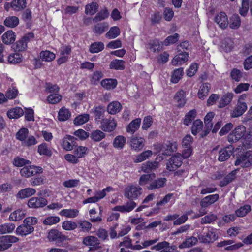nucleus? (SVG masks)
<instances>
[{"label": "nucleus", "mask_w": 252, "mask_h": 252, "mask_svg": "<svg viewBox=\"0 0 252 252\" xmlns=\"http://www.w3.org/2000/svg\"><path fill=\"white\" fill-rule=\"evenodd\" d=\"M252 165V155L251 151L243 152L237 157L235 166L240 165L243 168L250 167Z\"/></svg>", "instance_id": "f257e3e1"}, {"label": "nucleus", "mask_w": 252, "mask_h": 252, "mask_svg": "<svg viewBox=\"0 0 252 252\" xmlns=\"http://www.w3.org/2000/svg\"><path fill=\"white\" fill-rule=\"evenodd\" d=\"M142 189L138 186L129 185L125 189L124 195L128 199H137L142 193Z\"/></svg>", "instance_id": "f03ea898"}, {"label": "nucleus", "mask_w": 252, "mask_h": 252, "mask_svg": "<svg viewBox=\"0 0 252 252\" xmlns=\"http://www.w3.org/2000/svg\"><path fill=\"white\" fill-rule=\"evenodd\" d=\"M246 132V127L242 125L239 126L228 135L227 140L230 143L236 142L242 138H245Z\"/></svg>", "instance_id": "7ed1b4c3"}, {"label": "nucleus", "mask_w": 252, "mask_h": 252, "mask_svg": "<svg viewBox=\"0 0 252 252\" xmlns=\"http://www.w3.org/2000/svg\"><path fill=\"white\" fill-rule=\"evenodd\" d=\"M43 172V169L40 166L27 165L20 170V175L25 178H29L37 174Z\"/></svg>", "instance_id": "20e7f679"}, {"label": "nucleus", "mask_w": 252, "mask_h": 252, "mask_svg": "<svg viewBox=\"0 0 252 252\" xmlns=\"http://www.w3.org/2000/svg\"><path fill=\"white\" fill-rule=\"evenodd\" d=\"M218 238V236L216 234L212 229L210 230L207 228L203 229V231L202 233L198 235V239L201 243H213Z\"/></svg>", "instance_id": "39448f33"}, {"label": "nucleus", "mask_w": 252, "mask_h": 252, "mask_svg": "<svg viewBox=\"0 0 252 252\" xmlns=\"http://www.w3.org/2000/svg\"><path fill=\"white\" fill-rule=\"evenodd\" d=\"M19 240V238L13 235H4L0 237V251L8 249L13 243Z\"/></svg>", "instance_id": "423d86ee"}, {"label": "nucleus", "mask_w": 252, "mask_h": 252, "mask_svg": "<svg viewBox=\"0 0 252 252\" xmlns=\"http://www.w3.org/2000/svg\"><path fill=\"white\" fill-rule=\"evenodd\" d=\"M182 164V156L181 154L172 156L166 164V169L170 171H175Z\"/></svg>", "instance_id": "0eeeda50"}, {"label": "nucleus", "mask_w": 252, "mask_h": 252, "mask_svg": "<svg viewBox=\"0 0 252 252\" xmlns=\"http://www.w3.org/2000/svg\"><path fill=\"white\" fill-rule=\"evenodd\" d=\"M99 128L103 131L111 132L113 131L117 125L116 121L112 118L102 120L100 123Z\"/></svg>", "instance_id": "6e6552de"}, {"label": "nucleus", "mask_w": 252, "mask_h": 252, "mask_svg": "<svg viewBox=\"0 0 252 252\" xmlns=\"http://www.w3.org/2000/svg\"><path fill=\"white\" fill-rule=\"evenodd\" d=\"M82 243L87 246H90L92 250H98L101 248L100 240L94 236H87L83 238Z\"/></svg>", "instance_id": "1a4fd4ad"}, {"label": "nucleus", "mask_w": 252, "mask_h": 252, "mask_svg": "<svg viewBox=\"0 0 252 252\" xmlns=\"http://www.w3.org/2000/svg\"><path fill=\"white\" fill-rule=\"evenodd\" d=\"M47 238L51 242L56 241L58 243H62L69 239L67 236L63 234L62 232L56 229H52L48 232Z\"/></svg>", "instance_id": "9d476101"}, {"label": "nucleus", "mask_w": 252, "mask_h": 252, "mask_svg": "<svg viewBox=\"0 0 252 252\" xmlns=\"http://www.w3.org/2000/svg\"><path fill=\"white\" fill-rule=\"evenodd\" d=\"M159 148L160 149L159 152L163 156L170 155L172 152H175L177 149L176 143L170 141H167L164 144L160 145Z\"/></svg>", "instance_id": "9b49d317"}, {"label": "nucleus", "mask_w": 252, "mask_h": 252, "mask_svg": "<svg viewBox=\"0 0 252 252\" xmlns=\"http://www.w3.org/2000/svg\"><path fill=\"white\" fill-rule=\"evenodd\" d=\"M234 147L232 145L226 146L219 151L218 160L219 161H225L229 159L234 153Z\"/></svg>", "instance_id": "f8f14e48"}, {"label": "nucleus", "mask_w": 252, "mask_h": 252, "mask_svg": "<svg viewBox=\"0 0 252 252\" xmlns=\"http://www.w3.org/2000/svg\"><path fill=\"white\" fill-rule=\"evenodd\" d=\"M105 112V107L102 106L94 107L91 110V113L93 114L95 122L97 124H99L103 119H104L103 118Z\"/></svg>", "instance_id": "ddd939ff"}, {"label": "nucleus", "mask_w": 252, "mask_h": 252, "mask_svg": "<svg viewBox=\"0 0 252 252\" xmlns=\"http://www.w3.org/2000/svg\"><path fill=\"white\" fill-rule=\"evenodd\" d=\"M189 58V54L185 52L184 50L182 51L181 49L178 50V55L175 56L172 61V64L173 65L178 64H182L188 60Z\"/></svg>", "instance_id": "4468645a"}, {"label": "nucleus", "mask_w": 252, "mask_h": 252, "mask_svg": "<svg viewBox=\"0 0 252 252\" xmlns=\"http://www.w3.org/2000/svg\"><path fill=\"white\" fill-rule=\"evenodd\" d=\"M214 21L222 29L227 27L229 24L228 17L224 12L218 13L214 18Z\"/></svg>", "instance_id": "2eb2a0df"}, {"label": "nucleus", "mask_w": 252, "mask_h": 252, "mask_svg": "<svg viewBox=\"0 0 252 252\" xmlns=\"http://www.w3.org/2000/svg\"><path fill=\"white\" fill-rule=\"evenodd\" d=\"M28 206L30 208H37L43 207L47 204V200L43 197H32L29 200Z\"/></svg>", "instance_id": "dca6fc26"}, {"label": "nucleus", "mask_w": 252, "mask_h": 252, "mask_svg": "<svg viewBox=\"0 0 252 252\" xmlns=\"http://www.w3.org/2000/svg\"><path fill=\"white\" fill-rule=\"evenodd\" d=\"M247 109V106L246 103L238 100L237 106L231 113V116L233 118H236L241 116L244 114Z\"/></svg>", "instance_id": "f3484780"}, {"label": "nucleus", "mask_w": 252, "mask_h": 252, "mask_svg": "<svg viewBox=\"0 0 252 252\" xmlns=\"http://www.w3.org/2000/svg\"><path fill=\"white\" fill-rule=\"evenodd\" d=\"M130 143L132 149L140 151L145 145V139L142 137L133 136L131 138Z\"/></svg>", "instance_id": "a211bd4d"}, {"label": "nucleus", "mask_w": 252, "mask_h": 252, "mask_svg": "<svg viewBox=\"0 0 252 252\" xmlns=\"http://www.w3.org/2000/svg\"><path fill=\"white\" fill-rule=\"evenodd\" d=\"M136 206V203L133 200H131L127 202L125 205L122 206H116L113 210L120 211L121 212H129L131 211Z\"/></svg>", "instance_id": "6ab92c4d"}, {"label": "nucleus", "mask_w": 252, "mask_h": 252, "mask_svg": "<svg viewBox=\"0 0 252 252\" xmlns=\"http://www.w3.org/2000/svg\"><path fill=\"white\" fill-rule=\"evenodd\" d=\"M219 198L218 194L210 195L203 198L200 201V206L202 208H207L216 202Z\"/></svg>", "instance_id": "aec40b11"}, {"label": "nucleus", "mask_w": 252, "mask_h": 252, "mask_svg": "<svg viewBox=\"0 0 252 252\" xmlns=\"http://www.w3.org/2000/svg\"><path fill=\"white\" fill-rule=\"evenodd\" d=\"M167 182L165 178H159L151 182L147 186V189L149 190H155L163 187Z\"/></svg>", "instance_id": "412c9836"}, {"label": "nucleus", "mask_w": 252, "mask_h": 252, "mask_svg": "<svg viewBox=\"0 0 252 252\" xmlns=\"http://www.w3.org/2000/svg\"><path fill=\"white\" fill-rule=\"evenodd\" d=\"M34 230V228L33 226H28L23 223L16 228V233L17 235L26 236L33 232Z\"/></svg>", "instance_id": "4be33fe9"}, {"label": "nucleus", "mask_w": 252, "mask_h": 252, "mask_svg": "<svg viewBox=\"0 0 252 252\" xmlns=\"http://www.w3.org/2000/svg\"><path fill=\"white\" fill-rule=\"evenodd\" d=\"M16 39L15 32L12 30H8L2 36L3 42L7 45L13 43Z\"/></svg>", "instance_id": "5701e85b"}, {"label": "nucleus", "mask_w": 252, "mask_h": 252, "mask_svg": "<svg viewBox=\"0 0 252 252\" xmlns=\"http://www.w3.org/2000/svg\"><path fill=\"white\" fill-rule=\"evenodd\" d=\"M109 25L106 22L99 23L94 26L93 31L97 35H100L108 29Z\"/></svg>", "instance_id": "b1692460"}, {"label": "nucleus", "mask_w": 252, "mask_h": 252, "mask_svg": "<svg viewBox=\"0 0 252 252\" xmlns=\"http://www.w3.org/2000/svg\"><path fill=\"white\" fill-rule=\"evenodd\" d=\"M36 192L35 189L33 188H27L20 190L17 194L16 197L20 199L29 197Z\"/></svg>", "instance_id": "393cba45"}, {"label": "nucleus", "mask_w": 252, "mask_h": 252, "mask_svg": "<svg viewBox=\"0 0 252 252\" xmlns=\"http://www.w3.org/2000/svg\"><path fill=\"white\" fill-rule=\"evenodd\" d=\"M211 88V85L209 83H202L200 87L197 95L199 98L204 99L208 95L209 90Z\"/></svg>", "instance_id": "a878e982"}, {"label": "nucleus", "mask_w": 252, "mask_h": 252, "mask_svg": "<svg viewBox=\"0 0 252 252\" xmlns=\"http://www.w3.org/2000/svg\"><path fill=\"white\" fill-rule=\"evenodd\" d=\"M237 172V170H234L225 176L223 179L220 182V186L223 187L232 182L236 178Z\"/></svg>", "instance_id": "bb28decb"}, {"label": "nucleus", "mask_w": 252, "mask_h": 252, "mask_svg": "<svg viewBox=\"0 0 252 252\" xmlns=\"http://www.w3.org/2000/svg\"><path fill=\"white\" fill-rule=\"evenodd\" d=\"M233 97V94L232 93H228L223 95L219 102L218 107L220 108H223L228 105Z\"/></svg>", "instance_id": "cd10ccee"}, {"label": "nucleus", "mask_w": 252, "mask_h": 252, "mask_svg": "<svg viewBox=\"0 0 252 252\" xmlns=\"http://www.w3.org/2000/svg\"><path fill=\"white\" fill-rule=\"evenodd\" d=\"M158 163L157 161H148L143 164L141 166V170L144 172L149 173L152 171L156 170L158 167Z\"/></svg>", "instance_id": "c85d7f7f"}, {"label": "nucleus", "mask_w": 252, "mask_h": 252, "mask_svg": "<svg viewBox=\"0 0 252 252\" xmlns=\"http://www.w3.org/2000/svg\"><path fill=\"white\" fill-rule=\"evenodd\" d=\"M77 224V227L79 228L80 232H89L92 227V224L86 220H79Z\"/></svg>", "instance_id": "c756f323"}, {"label": "nucleus", "mask_w": 252, "mask_h": 252, "mask_svg": "<svg viewBox=\"0 0 252 252\" xmlns=\"http://www.w3.org/2000/svg\"><path fill=\"white\" fill-rule=\"evenodd\" d=\"M198 242V239L194 236H191L186 239L181 244L179 248L181 249L189 248L195 245Z\"/></svg>", "instance_id": "7c9ffc66"}, {"label": "nucleus", "mask_w": 252, "mask_h": 252, "mask_svg": "<svg viewBox=\"0 0 252 252\" xmlns=\"http://www.w3.org/2000/svg\"><path fill=\"white\" fill-rule=\"evenodd\" d=\"M19 23V18L15 16H10L6 18L4 21V25L9 28L16 27Z\"/></svg>", "instance_id": "2f4dec72"}, {"label": "nucleus", "mask_w": 252, "mask_h": 252, "mask_svg": "<svg viewBox=\"0 0 252 252\" xmlns=\"http://www.w3.org/2000/svg\"><path fill=\"white\" fill-rule=\"evenodd\" d=\"M241 25V19L237 14L232 15L229 19V27L232 29H238Z\"/></svg>", "instance_id": "473e14b6"}, {"label": "nucleus", "mask_w": 252, "mask_h": 252, "mask_svg": "<svg viewBox=\"0 0 252 252\" xmlns=\"http://www.w3.org/2000/svg\"><path fill=\"white\" fill-rule=\"evenodd\" d=\"M125 62L122 60H112L109 65V68L112 69L122 70L125 68Z\"/></svg>", "instance_id": "72a5a7b5"}, {"label": "nucleus", "mask_w": 252, "mask_h": 252, "mask_svg": "<svg viewBox=\"0 0 252 252\" xmlns=\"http://www.w3.org/2000/svg\"><path fill=\"white\" fill-rule=\"evenodd\" d=\"M101 85L107 90L113 89L117 85V81L115 79H105L101 81Z\"/></svg>", "instance_id": "f704fd0d"}, {"label": "nucleus", "mask_w": 252, "mask_h": 252, "mask_svg": "<svg viewBox=\"0 0 252 252\" xmlns=\"http://www.w3.org/2000/svg\"><path fill=\"white\" fill-rule=\"evenodd\" d=\"M126 143V138L122 135L116 136L113 140V146L117 149H122Z\"/></svg>", "instance_id": "c9c22d12"}, {"label": "nucleus", "mask_w": 252, "mask_h": 252, "mask_svg": "<svg viewBox=\"0 0 252 252\" xmlns=\"http://www.w3.org/2000/svg\"><path fill=\"white\" fill-rule=\"evenodd\" d=\"M24 114L23 110L20 107H16L8 111L7 117L10 119H17Z\"/></svg>", "instance_id": "e433bc0d"}, {"label": "nucleus", "mask_w": 252, "mask_h": 252, "mask_svg": "<svg viewBox=\"0 0 252 252\" xmlns=\"http://www.w3.org/2000/svg\"><path fill=\"white\" fill-rule=\"evenodd\" d=\"M106 136V134L103 131L100 130H95L93 131L90 135V138L94 142H99Z\"/></svg>", "instance_id": "4c0bfd02"}, {"label": "nucleus", "mask_w": 252, "mask_h": 252, "mask_svg": "<svg viewBox=\"0 0 252 252\" xmlns=\"http://www.w3.org/2000/svg\"><path fill=\"white\" fill-rule=\"evenodd\" d=\"M31 162L29 160L17 156L13 160L12 164L15 167H20L31 164Z\"/></svg>", "instance_id": "58836bf2"}, {"label": "nucleus", "mask_w": 252, "mask_h": 252, "mask_svg": "<svg viewBox=\"0 0 252 252\" xmlns=\"http://www.w3.org/2000/svg\"><path fill=\"white\" fill-rule=\"evenodd\" d=\"M141 124V119L137 118L132 120L127 127V132L134 133L139 127Z\"/></svg>", "instance_id": "ea45409f"}, {"label": "nucleus", "mask_w": 252, "mask_h": 252, "mask_svg": "<svg viewBox=\"0 0 252 252\" xmlns=\"http://www.w3.org/2000/svg\"><path fill=\"white\" fill-rule=\"evenodd\" d=\"M71 117L69 110L65 107L61 108L58 112V118L60 121H65L68 120Z\"/></svg>", "instance_id": "a19ab883"}, {"label": "nucleus", "mask_w": 252, "mask_h": 252, "mask_svg": "<svg viewBox=\"0 0 252 252\" xmlns=\"http://www.w3.org/2000/svg\"><path fill=\"white\" fill-rule=\"evenodd\" d=\"M74 139V137L70 135H66L62 139V146L66 151L72 150L71 140Z\"/></svg>", "instance_id": "79ce46f5"}, {"label": "nucleus", "mask_w": 252, "mask_h": 252, "mask_svg": "<svg viewBox=\"0 0 252 252\" xmlns=\"http://www.w3.org/2000/svg\"><path fill=\"white\" fill-rule=\"evenodd\" d=\"M10 5L14 10L20 11L26 7V0H13Z\"/></svg>", "instance_id": "37998d69"}, {"label": "nucleus", "mask_w": 252, "mask_h": 252, "mask_svg": "<svg viewBox=\"0 0 252 252\" xmlns=\"http://www.w3.org/2000/svg\"><path fill=\"white\" fill-rule=\"evenodd\" d=\"M37 152L40 155H45L48 157H51L52 155V152L45 143H42L38 145Z\"/></svg>", "instance_id": "c03bdc74"}, {"label": "nucleus", "mask_w": 252, "mask_h": 252, "mask_svg": "<svg viewBox=\"0 0 252 252\" xmlns=\"http://www.w3.org/2000/svg\"><path fill=\"white\" fill-rule=\"evenodd\" d=\"M121 109V104L118 101H113L108 105L107 111L109 114H114L119 112Z\"/></svg>", "instance_id": "a18cd8bd"}, {"label": "nucleus", "mask_w": 252, "mask_h": 252, "mask_svg": "<svg viewBox=\"0 0 252 252\" xmlns=\"http://www.w3.org/2000/svg\"><path fill=\"white\" fill-rule=\"evenodd\" d=\"M196 116V111L195 109L189 111L185 116L183 124L189 126Z\"/></svg>", "instance_id": "49530a36"}, {"label": "nucleus", "mask_w": 252, "mask_h": 252, "mask_svg": "<svg viewBox=\"0 0 252 252\" xmlns=\"http://www.w3.org/2000/svg\"><path fill=\"white\" fill-rule=\"evenodd\" d=\"M185 97V92L184 91L180 90L176 93L174 99L178 102V104L177 105L179 107H182L184 106L186 103Z\"/></svg>", "instance_id": "de8ad7c7"}, {"label": "nucleus", "mask_w": 252, "mask_h": 252, "mask_svg": "<svg viewBox=\"0 0 252 252\" xmlns=\"http://www.w3.org/2000/svg\"><path fill=\"white\" fill-rule=\"evenodd\" d=\"M79 211L76 209H63L60 215L67 218H75L78 215Z\"/></svg>", "instance_id": "09e8293b"}, {"label": "nucleus", "mask_w": 252, "mask_h": 252, "mask_svg": "<svg viewBox=\"0 0 252 252\" xmlns=\"http://www.w3.org/2000/svg\"><path fill=\"white\" fill-rule=\"evenodd\" d=\"M104 48V45L102 42H95L91 44L89 51L92 53H96L101 51Z\"/></svg>", "instance_id": "8fccbe9b"}, {"label": "nucleus", "mask_w": 252, "mask_h": 252, "mask_svg": "<svg viewBox=\"0 0 252 252\" xmlns=\"http://www.w3.org/2000/svg\"><path fill=\"white\" fill-rule=\"evenodd\" d=\"M120 34V30L118 27L114 26L111 27L109 31L106 33L105 37L108 39L116 38Z\"/></svg>", "instance_id": "3c124183"}, {"label": "nucleus", "mask_w": 252, "mask_h": 252, "mask_svg": "<svg viewBox=\"0 0 252 252\" xmlns=\"http://www.w3.org/2000/svg\"><path fill=\"white\" fill-rule=\"evenodd\" d=\"M98 4L96 2H92L85 6V13L93 15L95 14L98 9Z\"/></svg>", "instance_id": "603ef678"}, {"label": "nucleus", "mask_w": 252, "mask_h": 252, "mask_svg": "<svg viewBox=\"0 0 252 252\" xmlns=\"http://www.w3.org/2000/svg\"><path fill=\"white\" fill-rule=\"evenodd\" d=\"M40 58L43 61L51 62L55 58V55L48 50L43 51L40 53Z\"/></svg>", "instance_id": "864d4df0"}, {"label": "nucleus", "mask_w": 252, "mask_h": 252, "mask_svg": "<svg viewBox=\"0 0 252 252\" xmlns=\"http://www.w3.org/2000/svg\"><path fill=\"white\" fill-rule=\"evenodd\" d=\"M25 215V211L21 209H18L10 215L9 220L12 221L20 220L24 218Z\"/></svg>", "instance_id": "5fc2aeb1"}, {"label": "nucleus", "mask_w": 252, "mask_h": 252, "mask_svg": "<svg viewBox=\"0 0 252 252\" xmlns=\"http://www.w3.org/2000/svg\"><path fill=\"white\" fill-rule=\"evenodd\" d=\"M15 225L12 223H6L0 225V234L8 233L15 229Z\"/></svg>", "instance_id": "6e6d98bb"}, {"label": "nucleus", "mask_w": 252, "mask_h": 252, "mask_svg": "<svg viewBox=\"0 0 252 252\" xmlns=\"http://www.w3.org/2000/svg\"><path fill=\"white\" fill-rule=\"evenodd\" d=\"M183 68L181 67L174 70L171 81L173 83H177L181 79L183 74Z\"/></svg>", "instance_id": "4d7b16f0"}, {"label": "nucleus", "mask_w": 252, "mask_h": 252, "mask_svg": "<svg viewBox=\"0 0 252 252\" xmlns=\"http://www.w3.org/2000/svg\"><path fill=\"white\" fill-rule=\"evenodd\" d=\"M90 116L88 114L79 115L75 117L74 123L75 125H81L85 124L89 120Z\"/></svg>", "instance_id": "13d9d810"}, {"label": "nucleus", "mask_w": 252, "mask_h": 252, "mask_svg": "<svg viewBox=\"0 0 252 252\" xmlns=\"http://www.w3.org/2000/svg\"><path fill=\"white\" fill-rule=\"evenodd\" d=\"M109 13L107 9L105 8L104 9L99 11L93 19L94 22L97 23L101 21L108 17Z\"/></svg>", "instance_id": "bf43d9fd"}, {"label": "nucleus", "mask_w": 252, "mask_h": 252, "mask_svg": "<svg viewBox=\"0 0 252 252\" xmlns=\"http://www.w3.org/2000/svg\"><path fill=\"white\" fill-rule=\"evenodd\" d=\"M203 127V123L200 119L196 120L193 123L191 127V132L194 135L200 131Z\"/></svg>", "instance_id": "052dcab7"}, {"label": "nucleus", "mask_w": 252, "mask_h": 252, "mask_svg": "<svg viewBox=\"0 0 252 252\" xmlns=\"http://www.w3.org/2000/svg\"><path fill=\"white\" fill-rule=\"evenodd\" d=\"M152 151L151 150L145 151L138 155L134 160L136 163L141 162L148 158L152 155Z\"/></svg>", "instance_id": "680f3d73"}, {"label": "nucleus", "mask_w": 252, "mask_h": 252, "mask_svg": "<svg viewBox=\"0 0 252 252\" xmlns=\"http://www.w3.org/2000/svg\"><path fill=\"white\" fill-rule=\"evenodd\" d=\"M23 56L19 53L10 54L8 57V62L11 64H15L21 63L22 61Z\"/></svg>", "instance_id": "e2e57ef3"}, {"label": "nucleus", "mask_w": 252, "mask_h": 252, "mask_svg": "<svg viewBox=\"0 0 252 252\" xmlns=\"http://www.w3.org/2000/svg\"><path fill=\"white\" fill-rule=\"evenodd\" d=\"M179 34L175 33L173 35L168 36L164 41L163 44L165 46H168L177 42L179 38Z\"/></svg>", "instance_id": "0e129e2a"}, {"label": "nucleus", "mask_w": 252, "mask_h": 252, "mask_svg": "<svg viewBox=\"0 0 252 252\" xmlns=\"http://www.w3.org/2000/svg\"><path fill=\"white\" fill-rule=\"evenodd\" d=\"M14 49L16 51L22 52L26 51L27 48V44L22 38L18 40L13 45Z\"/></svg>", "instance_id": "69168bd1"}, {"label": "nucleus", "mask_w": 252, "mask_h": 252, "mask_svg": "<svg viewBox=\"0 0 252 252\" xmlns=\"http://www.w3.org/2000/svg\"><path fill=\"white\" fill-rule=\"evenodd\" d=\"M22 18L26 23V26L29 28L32 24V11L29 9L25 10L22 15Z\"/></svg>", "instance_id": "338daca9"}, {"label": "nucleus", "mask_w": 252, "mask_h": 252, "mask_svg": "<svg viewBox=\"0 0 252 252\" xmlns=\"http://www.w3.org/2000/svg\"><path fill=\"white\" fill-rule=\"evenodd\" d=\"M251 210V206L245 205L240 207L236 211V215L238 217H242L245 216Z\"/></svg>", "instance_id": "774afa93"}]
</instances>
